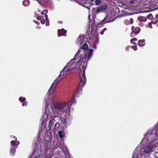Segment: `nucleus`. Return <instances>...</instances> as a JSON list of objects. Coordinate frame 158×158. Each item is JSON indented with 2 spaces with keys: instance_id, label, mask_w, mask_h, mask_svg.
<instances>
[{
  "instance_id": "obj_1",
  "label": "nucleus",
  "mask_w": 158,
  "mask_h": 158,
  "mask_svg": "<svg viewBox=\"0 0 158 158\" xmlns=\"http://www.w3.org/2000/svg\"><path fill=\"white\" fill-rule=\"evenodd\" d=\"M75 101L74 97L72 101L67 103H62L57 102L54 105L53 110L51 113V114H58L60 115V118L62 117V115H66V112L69 110L71 106L72 105Z\"/></svg>"
},
{
  "instance_id": "obj_2",
  "label": "nucleus",
  "mask_w": 158,
  "mask_h": 158,
  "mask_svg": "<svg viewBox=\"0 0 158 158\" xmlns=\"http://www.w3.org/2000/svg\"><path fill=\"white\" fill-rule=\"evenodd\" d=\"M85 67L84 66L83 67L82 66V69H81L80 67V77L81 79V81L77 89L76 90L73 96L74 97L80 93V91H81L82 88L84 87L86 81V77L85 76Z\"/></svg>"
},
{
  "instance_id": "obj_3",
  "label": "nucleus",
  "mask_w": 158,
  "mask_h": 158,
  "mask_svg": "<svg viewBox=\"0 0 158 158\" xmlns=\"http://www.w3.org/2000/svg\"><path fill=\"white\" fill-rule=\"evenodd\" d=\"M93 50L90 49L88 54H85L83 58H80L78 60V61L76 63L77 65L80 64L82 66V64H87V62L90 59L91 57L92 56Z\"/></svg>"
},
{
  "instance_id": "obj_4",
  "label": "nucleus",
  "mask_w": 158,
  "mask_h": 158,
  "mask_svg": "<svg viewBox=\"0 0 158 158\" xmlns=\"http://www.w3.org/2000/svg\"><path fill=\"white\" fill-rule=\"evenodd\" d=\"M51 114V113L50 114H48V117L50 116L51 119L49 121V123L48 124V127L49 129H51L55 121L56 120L55 119L57 118V119H60L61 118L60 117V115H58V114Z\"/></svg>"
},
{
  "instance_id": "obj_5",
  "label": "nucleus",
  "mask_w": 158,
  "mask_h": 158,
  "mask_svg": "<svg viewBox=\"0 0 158 158\" xmlns=\"http://www.w3.org/2000/svg\"><path fill=\"white\" fill-rule=\"evenodd\" d=\"M131 28L132 33L130 34V36L131 37H133L135 35L138 34L140 31V28L138 27H135L134 26H132Z\"/></svg>"
},
{
  "instance_id": "obj_6",
  "label": "nucleus",
  "mask_w": 158,
  "mask_h": 158,
  "mask_svg": "<svg viewBox=\"0 0 158 158\" xmlns=\"http://www.w3.org/2000/svg\"><path fill=\"white\" fill-rule=\"evenodd\" d=\"M48 12V10L46 9L43 10L41 12V14L42 15H44L45 16V20L46 21V26H48L49 25V22L48 20V16L46 14Z\"/></svg>"
},
{
  "instance_id": "obj_7",
  "label": "nucleus",
  "mask_w": 158,
  "mask_h": 158,
  "mask_svg": "<svg viewBox=\"0 0 158 158\" xmlns=\"http://www.w3.org/2000/svg\"><path fill=\"white\" fill-rule=\"evenodd\" d=\"M58 36L59 37L61 36H65L66 35V31L64 29H58Z\"/></svg>"
},
{
  "instance_id": "obj_8",
  "label": "nucleus",
  "mask_w": 158,
  "mask_h": 158,
  "mask_svg": "<svg viewBox=\"0 0 158 158\" xmlns=\"http://www.w3.org/2000/svg\"><path fill=\"white\" fill-rule=\"evenodd\" d=\"M37 19L38 20H40L41 23L43 24H44L45 23V16L43 15H40L38 16L37 17Z\"/></svg>"
},
{
  "instance_id": "obj_9",
  "label": "nucleus",
  "mask_w": 158,
  "mask_h": 158,
  "mask_svg": "<svg viewBox=\"0 0 158 158\" xmlns=\"http://www.w3.org/2000/svg\"><path fill=\"white\" fill-rule=\"evenodd\" d=\"M10 143L11 145V147H17V146L19 144V141L16 140H12L10 142Z\"/></svg>"
},
{
  "instance_id": "obj_10",
  "label": "nucleus",
  "mask_w": 158,
  "mask_h": 158,
  "mask_svg": "<svg viewBox=\"0 0 158 158\" xmlns=\"http://www.w3.org/2000/svg\"><path fill=\"white\" fill-rule=\"evenodd\" d=\"M56 85L54 84V83H52L51 87L49 88L48 93L49 94H50L51 92L52 93L56 87Z\"/></svg>"
},
{
  "instance_id": "obj_11",
  "label": "nucleus",
  "mask_w": 158,
  "mask_h": 158,
  "mask_svg": "<svg viewBox=\"0 0 158 158\" xmlns=\"http://www.w3.org/2000/svg\"><path fill=\"white\" fill-rule=\"evenodd\" d=\"M74 59H72L71 60V62L69 63L67 65H66L64 68L63 71H64L65 69L70 66H72L73 65H74L75 63H73V62H72V61Z\"/></svg>"
},
{
  "instance_id": "obj_12",
  "label": "nucleus",
  "mask_w": 158,
  "mask_h": 158,
  "mask_svg": "<svg viewBox=\"0 0 158 158\" xmlns=\"http://www.w3.org/2000/svg\"><path fill=\"white\" fill-rule=\"evenodd\" d=\"M138 45L140 47H143L145 45V40H140L138 41Z\"/></svg>"
},
{
  "instance_id": "obj_13",
  "label": "nucleus",
  "mask_w": 158,
  "mask_h": 158,
  "mask_svg": "<svg viewBox=\"0 0 158 158\" xmlns=\"http://www.w3.org/2000/svg\"><path fill=\"white\" fill-rule=\"evenodd\" d=\"M84 39V37L79 36L77 38V43H79L80 44H81L83 43Z\"/></svg>"
},
{
  "instance_id": "obj_14",
  "label": "nucleus",
  "mask_w": 158,
  "mask_h": 158,
  "mask_svg": "<svg viewBox=\"0 0 158 158\" xmlns=\"http://www.w3.org/2000/svg\"><path fill=\"white\" fill-rule=\"evenodd\" d=\"M17 147H11V148L10 149V154L12 156H13L15 155V152L16 151V149Z\"/></svg>"
},
{
  "instance_id": "obj_15",
  "label": "nucleus",
  "mask_w": 158,
  "mask_h": 158,
  "mask_svg": "<svg viewBox=\"0 0 158 158\" xmlns=\"http://www.w3.org/2000/svg\"><path fill=\"white\" fill-rule=\"evenodd\" d=\"M106 17H105L104 18V19L102 21V22L100 23V24H101L102 25L103 24H104L106 23L111 22H113L114 20V19H113L112 20H111L110 21L109 20V21H105V19H106Z\"/></svg>"
},
{
  "instance_id": "obj_16",
  "label": "nucleus",
  "mask_w": 158,
  "mask_h": 158,
  "mask_svg": "<svg viewBox=\"0 0 158 158\" xmlns=\"http://www.w3.org/2000/svg\"><path fill=\"white\" fill-rule=\"evenodd\" d=\"M143 152L145 154L150 153L152 152V149L151 148H149V147L148 148L147 147L146 149L144 150Z\"/></svg>"
},
{
  "instance_id": "obj_17",
  "label": "nucleus",
  "mask_w": 158,
  "mask_h": 158,
  "mask_svg": "<svg viewBox=\"0 0 158 158\" xmlns=\"http://www.w3.org/2000/svg\"><path fill=\"white\" fill-rule=\"evenodd\" d=\"M30 4V2L28 0H24L23 2V6H28Z\"/></svg>"
},
{
  "instance_id": "obj_18",
  "label": "nucleus",
  "mask_w": 158,
  "mask_h": 158,
  "mask_svg": "<svg viewBox=\"0 0 158 158\" xmlns=\"http://www.w3.org/2000/svg\"><path fill=\"white\" fill-rule=\"evenodd\" d=\"M60 74L59 76L54 81V82H53V83H54V84H55L56 85H57V84L61 80V78H60Z\"/></svg>"
},
{
  "instance_id": "obj_19",
  "label": "nucleus",
  "mask_w": 158,
  "mask_h": 158,
  "mask_svg": "<svg viewBox=\"0 0 158 158\" xmlns=\"http://www.w3.org/2000/svg\"><path fill=\"white\" fill-rule=\"evenodd\" d=\"M88 48L87 44L86 43H84L81 47V48L84 50H85Z\"/></svg>"
},
{
  "instance_id": "obj_20",
  "label": "nucleus",
  "mask_w": 158,
  "mask_h": 158,
  "mask_svg": "<svg viewBox=\"0 0 158 158\" xmlns=\"http://www.w3.org/2000/svg\"><path fill=\"white\" fill-rule=\"evenodd\" d=\"M139 20L142 22H145L147 20L146 18L144 16L141 17L140 18H139Z\"/></svg>"
},
{
  "instance_id": "obj_21",
  "label": "nucleus",
  "mask_w": 158,
  "mask_h": 158,
  "mask_svg": "<svg viewBox=\"0 0 158 158\" xmlns=\"http://www.w3.org/2000/svg\"><path fill=\"white\" fill-rule=\"evenodd\" d=\"M74 68V67H72L67 69L64 72L65 73H67L73 70Z\"/></svg>"
},
{
  "instance_id": "obj_22",
  "label": "nucleus",
  "mask_w": 158,
  "mask_h": 158,
  "mask_svg": "<svg viewBox=\"0 0 158 158\" xmlns=\"http://www.w3.org/2000/svg\"><path fill=\"white\" fill-rule=\"evenodd\" d=\"M137 40V39L136 38H133L131 39L130 41L131 43L134 45H135L136 44V43L135 42H133L134 41H136Z\"/></svg>"
},
{
  "instance_id": "obj_23",
  "label": "nucleus",
  "mask_w": 158,
  "mask_h": 158,
  "mask_svg": "<svg viewBox=\"0 0 158 158\" xmlns=\"http://www.w3.org/2000/svg\"><path fill=\"white\" fill-rule=\"evenodd\" d=\"M19 100L20 102H23L26 101V99L25 98L20 97L19 98Z\"/></svg>"
},
{
  "instance_id": "obj_24",
  "label": "nucleus",
  "mask_w": 158,
  "mask_h": 158,
  "mask_svg": "<svg viewBox=\"0 0 158 158\" xmlns=\"http://www.w3.org/2000/svg\"><path fill=\"white\" fill-rule=\"evenodd\" d=\"M58 134L59 135L60 138L62 139L63 138V132L61 131H60L58 132Z\"/></svg>"
},
{
  "instance_id": "obj_25",
  "label": "nucleus",
  "mask_w": 158,
  "mask_h": 158,
  "mask_svg": "<svg viewBox=\"0 0 158 158\" xmlns=\"http://www.w3.org/2000/svg\"><path fill=\"white\" fill-rule=\"evenodd\" d=\"M156 18H154L152 19V20H155L156 21H155V22L154 23L155 24H156V23L158 21V20H157V19L158 18V15H156Z\"/></svg>"
},
{
  "instance_id": "obj_26",
  "label": "nucleus",
  "mask_w": 158,
  "mask_h": 158,
  "mask_svg": "<svg viewBox=\"0 0 158 158\" xmlns=\"http://www.w3.org/2000/svg\"><path fill=\"white\" fill-rule=\"evenodd\" d=\"M95 3L96 5H98L100 4L101 1L100 0H95Z\"/></svg>"
},
{
  "instance_id": "obj_27",
  "label": "nucleus",
  "mask_w": 158,
  "mask_h": 158,
  "mask_svg": "<svg viewBox=\"0 0 158 158\" xmlns=\"http://www.w3.org/2000/svg\"><path fill=\"white\" fill-rule=\"evenodd\" d=\"M147 18L148 19H151L153 18V16H152V14H149L147 16Z\"/></svg>"
},
{
  "instance_id": "obj_28",
  "label": "nucleus",
  "mask_w": 158,
  "mask_h": 158,
  "mask_svg": "<svg viewBox=\"0 0 158 158\" xmlns=\"http://www.w3.org/2000/svg\"><path fill=\"white\" fill-rule=\"evenodd\" d=\"M27 102L24 101L23 102V103L22 104V105L23 106H26L27 105Z\"/></svg>"
},
{
  "instance_id": "obj_29",
  "label": "nucleus",
  "mask_w": 158,
  "mask_h": 158,
  "mask_svg": "<svg viewBox=\"0 0 158 158\" xmlns=\"http://www.w3.org/2000/svg\"><path fill=\"white\" fill-rule=\"evenodd\" d=\"M131 48L135 51L137 50V46L135 45H133L131 46Z\"/></svg>"
},
{
  "instance_id": "obj_30",
  "label": "nucleus",
  "mask_w": 158,
  "mask_h": 158,
  "mask_svg": "<svg viewBox=\"0 0 158 158\" xmlns=\"http://www.w3.org/2000/svg\"><path fill=\"white\" fill-rule=\"evenodd\" d=\"M129 2L131 4H134L135 3V0H130Z\"/></svg>"
},
{
  "instance_id": "obj_31",
  "label": "nucleus",
  "mask_w": 158,
  "mask_h": 158,
  "mask_svg": "<svg viewBox=\"0 0 158 158\" xmlns=\"http://www.w3.org/2000/svg\"><path fill=\"white\" fill-rule=\"evenodd\" d=\"M130 23L131 24H132V23H133V22H134V20L132 19H131V18L130 19Z\"/></svg>"
},
{
  "instance_id": "obj_32",
  "label": "nucleus",
  "mask_w": 158,
  "mask_h": 158,
  "mask_svg": "<svg viewBox=\"0 0 158 158\" xmlns=\"http://www.w3.org/2000/svg\"><path fill=\"white\" fill-rule=\"evenodd\" d=\"M148 27H149L151 28H152V24L151 23H149L148 24Z\"/></svg>"
},
{
  "instance_id": "obj_33",
  "label": "nucleus",
  "mask_w": 158,
  "mask_h": 158,
  "mask_svg": "<svg viewBox=\"0 0 158 158\" xmlns=\"http://www.w3.org/2000/svg\"><path fill=\"white\" fill-rule=\"evenodd\" d=\"M101 10V9L99 8H98L97 9L96 11L97 12H99Z\"/></svg>"
},
{
  "instance_id": "obj_34",
  "label": "nucleus",
  "mask_w": 158,
  "mask_h": 158,
  "mask_svg": "<svg viewBox=\"0 0 158 158\" xmlns=\"http://www.w3.org/2000/svg\"><path fill=\"white\" fill-rule=\"evenodd\" d=\"M34 22L36 23L37 24V25H38L40 24V22H38L37 21H36L35 20V21H34Z\"/></svg>"
},
{
  "instance_id": "obj_35",
  "label": "nucleus",
  "mask_w": 158,
  "mask_h": 158,
  "mask_svg": "<svg viewBox=\"0 0 158 158\" xmlns=\"http://www.w3.org/2000/svg\"><path fill=\"white\" fill-rule=\"evenodd\" d=\"M107 7V5H105V7H104V8L103 9L104 10H106V9Z\"/></svg>"
},
{
  "instance_id": "obj_36",
  "label": "nucleus",
  "mask_w": 158,
  "mask_h": 158,
  "mask_svg": "<svg viewBox=\"0 0 158 158\" xmlns=\"http://www.w3.org/2000/svg\"><path fill=\"white\" fill-rule=\"evenodd\" d=\"M12 137L13 138L15 139V140H17V138L15 136H12Z\"/></svg>"
},
{
  "instance_id": "obj_37",
  "label": "nucleus",
  "mask_w": 158,
  "mask_h": 158,
  "mask_svg": "<svg viewBox=\"0 0 158 158\" xmlns=\"http://www.w3.org/2000/svg\"><path fill=\"white\" fill-rule=\"evenodd\" d=\"M130 48V46H127V48H126V50L127 51H128L129 50V48Z\"/></svg>"
},
{
  "instance_id": "obj_38",
  "label": "nucleus",
  "mask_w": 158,
  "mask_h": 158,
  "mask_svg": "<svg viewBox=\"0 0 158 158\" xmlns=\"http://www.w3.org/2000/svg\"><path fill=\"white\" fill-rule=\"evenodd\" d=\"M157 1H158V0H157V1L155 3V4H154V5H156L158 4V2H157Z\"/></svg>"
},
{
  "instance_id": "obj_39",
  "label": "nucleus",
  "mask_w": 158,
  "mask_h": 158,
  "mask_svg": "<svg viewBox=\"0 0 158 158\" xmlns=\"http://www.w3.org/2000/svg\"><path fill=\"white\" fill-rule=\"evenodd\" d=\"M85 4V3H84V4ZM84 6H85V7H86V8H88V9H89V7H88V6H85V5H84Z\"/></svg>"
},
{
  "instance_id": "obj_40",
  "label": "nucleus",
  "mask_w": 158,
  "mask_h": 158,
  "mask_svg": "<svg viewBox=\"0 0 158 158\" xmlns=\"http://www.w3.org/2000/svg\"><path fill=\"white\" fill-rule=\"evenodd\" d=\"M103 32H104V31H101V32H100V33L102 35H103Z\"/></svg>"
},
{
  "instance_id": "obj_41",
  "label": "nucleus",
  "mask_w": 158,
  "mask_h": 158,
  "mask_svg": "<svg viewBox=\"0 0 158 158\" xmlns=\"http://www.w3.org/2000/svg\"><path fill=\"white\" fill-rule=\"evenodd\" d=\"M92 2H94V0H90Z\"/></svg>"
},
{
  "instance_id": "obj_42",
  "label": "nucleus",
  "mask_w": 158,
  "mask_h": 158,
  "mask_svg": "<svg viewBox=\"0 0 158 158\" xmlns=\"http://www.w3.org/2000/svg\"><path fill=\"white\" fill-rule=\"evenodd\" d=\"M106 28H104V31H105V30H106Z\"/></svg>"
},
{
  "instance_id": "obj_43",
  "label": "nucleus",
  "mask_w": 158,
  "mask_h": 158,
  "mask_svg": "<svg viewBox=\"0 0 158 158\" xmlns=\"http://www.w3.org/2000/svg\"><path fill=\"white\" fill-rule=\"evenodd\" d=\"M37 28L39 29L40 28V27H38Z\"/></svg>"
},
{
  "instance_id": "obj_44",
  "label": "nucleus",
  "mask_w": 158,
  "mask_h": 158,
  "mask_svg": "<svg viewBox=\"0 0 158 158\" xmlns=\"http://www.w3.org/2000/svg\"><path fill=\"white\" fill-rule=\"evenodd\" d=\"M157 0H155V2H156V1H157ZM154 3H155V2H154Z\"/></svg>"
},
{
  "instance_id": "obj_45",
  "label": "nucleus",
  "mask_w": 158,
  "mask_h": 158,
  "mask_svg": "<svg viewBox=\"0 0 158 158\" xmlns=\"http://www.w3.org/2000/svg\"><path fill=\"white\" fill-rule=\"evenodd\" d=\"M127 21H128V20H126L125 21V22Z\"/></svg>"
},
{
  "instance_id": "obj_46",
  "label": "nucleus",
  "mask_w": 158,
  "mask_h": 158,
  "mask_svg": "<svg viewBox=\"0 0 158 158\" xmlns=\"http://www.w3.org/2000/svg\"><path fill=\"white\" fill-rule=\"evenodd\" d=\"M47 106H48V104L47 105Z\"/></svg>"
},
{
  "instance_id": "obj_47",
  "label": "nucleus",
  "mask_w": 158,
  "mask_h": 158,
  "mask_svg": "<svg viewBox=\"0 0 158 158\" xmlns=\"http://www.w3.org/2000/svg\"><path fill=\"white\" fill-rule=\"evenodd\" d=\"M157 5L158 6V4Z\"/></svg>"
}]
</instances>
